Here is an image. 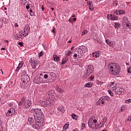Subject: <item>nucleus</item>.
<instances>
[{
    "label": "nucleus",
    "instance_id": "1",
    "mask_svg": "<svg viewBox=\"0 0 131 131\" xmlns=\"http://www.w3.org/2000/svg\"><path fill=\"white\" fill-rule=\"evenodd\" d=\"M31 112L32 113H35L34 116L35 119H37L36 122L38 123H41L42 121L40 120H43V117H45L43 115V113L42 112V110L40 108H33L31 110Z\"/></svg>",
    "mask_w": 131,
    "mask_h": 131
},
{
    "label": "nucleus",
    "instance_id": "2",
    "mask_svg": "<svg viewBox=\"0 0 131 131\" xmlns=\"http://www.w3.org/2000/svg\"><path fill=\"white\" fill-rule=\"evenodd\" d=\"M43 74L44 78L47 79L46 80L47 82H53V81L56 80L57 75L55 73L47 72L43 73Z\"/></svg>",
    "mask_w": 131,
    "mask_h": 131
},
{
    "label": "nucleus",
    "instance_id": "3",
    "mask_svg": "<svg viewBox=\"0 0 131 131\" xmlns=\"http://www.w3.org/2000/svg\"><path fill=\"white\" fill-rule=\"evenodd\" d=\"M23 104L26 108H30V106L32 105V101L30 99H26V97L24 96L19 102L18 106H22Z\"/></svg>",
    "mask_w": 131,
    "mask_h": 131
},
{
    "label": "nucleus",
    "instance_id": "4",
    "mask_svg": "<svg viewBox=\"0 0 131 131\" xmlns=\"http://www.w3.org/2000/svg\"><path fill=\"white\" fill-rule=\"evenodd\" d=\"M30 78L27 75L21 76V81L23 83L21 84V89H27V86L29 85V81Z\"/></svg>",
    "mask_w": 131,
    "mask_h": 131
},
{
    "label": "nucleus",
    "instance_id": "5",
    "mask_svg": "<svg viewBox=\"0 0 131 131\" xmlns=\"http://www.w3.org/2000/svg\"><path fill=\"white\" fill-rule=\"evenodd\" d=\"M43 73H41L39 75L38 77H36L34 79L33 82L34 83L39 84V83H47V81L43 79Z\"/></svg>",
    "mask_w": 131,
    "mask_h": 131
},
{
    "label": "nucleus",
    "instance_id": "6",
    "mask_svg": "<svg viewBox=\"0 0 131 131\" xmlns=\"http://www.w3.org/2000/svg\"><path fill=\"white\" fill-rule=\"evenodd\" d=\"M30 63L32 64L33 66V69L35 70L37 68H39V61L37 60H35L33 58H31L30 61Z\"/></svg>",
    "mask_w": 131,
    "mask_h": 131
},
{
    "label": "nucleus",
    "instance_id": "7",
    "mask_svg": "<svg viewBox=\"0 0 131 131\" xmlns=\"http://www.w3.org/2000/svg\"><path fill=\"white\" fill-rule=\"evenodd\" d=\"M113 91H114V92L118 95L117 96V98H119L120 97V95H124V93H125V90L120 87H117L116 89H113Z\"/></svg>",
    "mask_w": 131,
    "mask_h": 131
},
{
    "label": "nucleus",
    "instance_id": "8",
    "mask_svg": "<svg viewBox=\"0 0 131 131\" xmlns=\"http://www.w3.org/2000/svg\"><path fill=\"white\" fill-rule=\"evenodd\" d=\"M110 73L113 75H117V74H119V73H120V67H119V65L115 64L114 70H111Z\"/></svg>",
    "mask_w": 131,
    "mask_h": 131
},
{
    "label": "nucleus",
    "instance_id": "9",
    "mask_svg": "<svg viewBox=\"0 0 131 131\" xmlns=\"http://www.w3.org/2000/svg\"><path fill=\"white\" fill-rule=\"evenodd\" d=\"M36 120H37V119H35V123H33L32 125L31 126L33 127V128H34V129H37V128H39L40 126H43V120H40V121H42L41 123H37L36 122Z\"/></svg>",
    "mask_w": 131,
    "mask_h": 131
},
{
    "label": "nucleus",
    "instance_id": "10",
    "mask_svg": "<svg viewBox=\"0 0 131 131\" xmlns=\"http://www.w3.org/2000/svg\"><path fill=\"white\" fill-rule=\"evenodd\" d=\"M107 18L108 20H112L113 21H115L118 20V16H116L115 14H108L107 15Z\"/></svg>",
    "mask_w": 131,
    "mask_h": 131
},
{
    "label": "nucleus",
    "instance_id": "11",
    "mask_svg": "<svg viewBox=\"0 0 131 131\" xmlns=\"http://www.w3.org/2000/svg\"><path fill=\"white\" fill-rule=\"evenodd\" d=\"M29 31H30V27L29 26V25H27L24 28V32L26 33L25 36H27V35H28Z\"/></svg>",
    "mask_w": 131,
    "mask_h": 131
},
{
    "label": "nucleus",
    "instance_id": "12",
    "mask_svg": "<svg viewBox=\"0 0 131 131\" xmlns=\"http://www.w3.org/2000/svg\"><path fill=\"white\" fill-rule=\"evenodd\" d=\"M48 95L49 96L50 99H52L53 101H55L54 98L55 97V92L54 91H50L48 92Z\"/></svg>",
    "mask_w": 131,
    "mask_h": 131
},
{
    "label": "nucleus",
    "instance_id": "13",
    "mask_svg": "<svg viewBox=\"0 0 131 131\" xmlns=\"http://www.w3.org/2000/svg\"><path fill=\"white\" fill-rule=\"evenodd\" d=\"M88 125L89 127H90V128H96V127H97V124H95L94 123L92 122V121H91L90 122L89 121Z\"/></svg>",
    "mask_w": 131,
    "mask_h": 131
},
{
    "label": "nucleus",
    "instance_id": "14",
    "mask_svg": "<svg viewBox=\"0 0 131 131\" xmlns=\"http://www.w3.org/2000/svg\"><path fill=\"white\" fill-rule=\"evenodd\" d=\"M55 101H53V99L49 98L48 100L46 101V103L48 106H52L54 104V102Z\"/></svg>",
    "mask_w": 131,
    "mask_h": 131
},
{
    "label": "nucleus",
    "instance_id": "15",
    "mask_svg": "<svg viewBox=\"0 0 131 131\" xmlns=\"http://www.w3.org/2000/svg\"><path fill=\"white\" fill-rule=\"evenodd\" d=\"M88 6H89V10L90 11H94V4L91 1H89L88 3Z\"/></svg>",
    "mask_w": 131,
    "mask_h": 131
},
{
    "label": "nucleus",
    "instance_id": "16",
    "mask_svg": "<svg viewBox=\"0 0 131 131\" xmlns=\"http://www.w3.org/2000/svg\"><path fill=\"white\" fill-rule=\"evenodd\" d=\"M101 104H102V105H104V104H105V101L102 100V97H100L99 100H98V101L96 102V105H101Z\"/></svg>",
    "mask_w": 131,
    "mask_h": 131
},
{
    "label": "nucleus",
    "instance_id": "17",
    "mask_svg": "<svg viewBox=\"0 0 131 131\" xmlns=\"http://www.w3.org/2000/svg\"><path fill=\"white\" fill-rule=\"evenodd\" d=\"M28 122H29L30 124L32 125L33 123H34L35 121V119L30 117L28 118Z\"/></svg>",
    "mask_w": 131,
    "mask_h": 131
},
{
    "label": "nucleus",
    "instance_id": "18",
    "mask_svg": "<svg viewBox=\"0 0 131 131\" xmlns=\"http://www.w3.org/2000/svg\"><path fill=\"white\" fill-rule=\"evenodd\" d=\"M102 126H101V125H97L98 126H99V127L102 128L103 127V126H104V125H105V123H106V122H107V118L106 117H104L103 119V121H102Z\"/></svg>",
    "mask_w": 131,
    "mask_h": 131
},
{
    "label": "nucleus",
    "instance_id": "19",
    "mask_svg": "<svg viewBox=\"0 0 131 131\" xmlns=\"http://www.w3.org/2000/svg\"><path fill=\"white\" fill-rule=\"evenodd\" d=\"M94 85V82H90L84 85V88H92Z\"/></svg>",
    "mask_w": 131,
    "mask_h": 131
},
{
    "label": "nucleus",
    "instance_id": "20",
    "mask_svg": "<svg viewBox=\"0 0 131 131\" xmlns=\"http://www.w3.org/2000/svg\"><path fill=\"white\" fill-rule=\"evenodd\" d=\"M56 90L58 93H59L60 94H63L64 93V90L63 89L59 88V86H56V88H55Z\"/></svg>",
    "mask_w": 131,
    "mask_h": 131
},
{
    "label": "nucleus",
    "instance_id": "21",
    "mask_svg": "<svg viewBox=\"0 0 131 131\" xmlns=\"http://www.w3.org/2000/svg\"><path fill=\"white\" fill-rule=\"evenodd\" d=\"M116 83L115 82V81H113V82H111L110 86L111 88H112V89H115L116 88Z\"/></svg>",
    "mask_w": 131,
    "mask_h": 131
},
{
    "label": "nucleus",
    "instance_id": "22",
    "mask_svg": "<svg viewBox=\"0 0 131 131\" xmlns=\"http://www.w3.org/2000/svg\"><path fill=\"white\" fill-rule=\"evenodd\" d=\"M53 58L54 61H56V62H59V61H60V57H59L58 55H53Z\"/></svg>",
    "mask_w": 131,
    "mask_h": 131
},
{
    "label": "nucleus",
    "instance_id": "23",
    "mask_svg": "<svg viewBox=\"0 0 131 131\" xmlns=\"http://www.w3.org/2000/svg\"><path fill=\"white\" fill-rule=\"evenodd\" d=\"M93 57H95V58H98V57H100V53L98 52H94L92 54Z\"/></svg>",
    "mask_w": 131,
    "mask_h": 131
},
{
    "label": "nucleus",
    "instance_id": "24",
    "mask_svg": "<svg viewBox=\"0 0 131 131\" xmlns=\"http://www.w3.org/2000/svg\"><path fill=\"white\" fill-rule=\"evenodd\" d=\"M15 38H16V40H21L22 39V35H19L18 36L17 34L15 35Z\"/></svg>",
    "mask_w": 131,
    "mask_h": 131
},
{
    "label": "nucleus",
    "instance_id": "25",
    "mask_svg": "<svg viewBox=\"0 0 131 131\" xmlns=\"http://www.w3.org/2000/svg\"><path fill=\"white\" fill-rule=\"evenodd\" d=\"M57 110L58 111H60V112H62V113H64V112H65V110H64V107L63 106H58L57 108Z\"/></svg>",
    "mask_w": 131,
    "mask_h": 131
},
{
    "label": "nucleus",
    "instance_id": "26",
    "mask_svg": "<svg viewBox=\"0 0 131 131\" xmlns=\"http://www.w3.org/2000/svg\"><path fill=\"white\" fill-rule=\"evenodd\" d=\"M79 49H80L82 51L84 52V51L86 50V49H88V48L86 47V46L82 45L80 46L79 47Z\"/></svg>",
    "mask_w": 131,
    "mask_h": 131
},
{
    "label": "nucleus",
    "instance_id": "27",
    "mask_svg": "<svg viewBox=\"0 0 131 131\" xmlns=\"http://www.w3.org/2000/svg\"><path fill=\"white\" fill-rule=\"evenodd\" d=\"M88 70H90L93 73L94 72V66L92 64L89 65L88 66Z\"/></svg>",
    "mask_w": 131,
    "mask_h": 131
},
{
    "label": "nucleus",
    "instance_id": "28",
    "mask_svg": "<svg viewBox=\"0 0 131 131\" xmlns=\"http://www.w3.org/2000/svg\"><path fill=\"white\" fill-rule=\"evenodd\" d=\"M41 106L42 107H47L48 106V104L47 103L46 101H43L40 102Z\"/></svg>",
    "mask_w": 131,
    "mask_h": 131
},
{
    "label": "nucleus",
    "instance_id": "29",
    "mask_svg": "<svg viewBox=\"0 0 131 131\" xmlns=\"http://www.w3.org/2000/svg\"><path fill=\"white\" fill-rule=\"evenodd\" d=\"M67 61H68V57H66L62 59L61 64L64 65V64H65L67 62Z\"/></svg>",
    "mask_w": 131,
    "mask_h": 131
},
{
    "label": "nucleus",
    "instance_id": "30",
    "mask_svg": "<svg viewBox=\"0 0 131 131\" xmlns=\"http://www.w3.org/2000/svg\"><path fill=\"white\" fill-rule=\"evenodd\" d=\"M105 41L106 43H107V45L110 46V47H113V43H112V42L110 41V40L106 39Z\"/></svg>",
    "mask_w": 131,
    "mask_h": 131
},
{
    "label": "nucleus",
    "instance_id": "31",
    "mask_svg": "<svg viewBox=\"0 0 131 131\" xmlns=\"http://www.w3.org/2000/svg\"><path fill=\"white\" fill-rule=\"evenodd\" d=\"M2 21V23H5V24H7L9 22V19H8V18H7L4 17L3 18Z\"/></svg>",
    "mask_w": 131,
    "mask_h": 131
},
{
    "label": "nucleus",
    "instance_id": "32",
    "mask_svg": "<svg viewBox=\"0 0 131 131\" xmlns=\"http://www.w3.org/2000/svg\"><path fill=\"white\" fill-rule=\"evenodd\" d=\"M101 98L104 102L105 101H109V97L108 96H103V97H101Z\"/></svg>",
    "mask_w": 131,
    "mask_h": 131
},
{
    "label": "nucleus",
    "instance_id": "33",
    "mask_svg": "<svg viewBox=\"0 0 131 131\" xmlns=\"http://www.w3.org/2000/svg\"><path fill=\"white\" fill-rule=\"evenodd\" d=\"M75 21H76V18H70L69 19V22H70V23H73V22H75Z\"/></svg>",
    "mask_w": 131,
    "mask_h": 131
},
{
    "label": "nucleus",
    "instance_id": "34",
    "mask_svg": "<svg viewBox=\"0 0 131 131\" xmlns=\"http://www.w3.org/2000/svg\"><path fill=\"white\" fill-rule=\"evenodd\" d=\"M92 73H93L92 72L88 70L85 73V75H86V76H90V75H91V74Z\"/></svg>",
    "mask_w": 131,
    "mask_h": 131
},
{
    "label": "nucleus",
    "instance_id": "35",
    "mask_svg": "<svg viewBox=\"0 0 131 131\" xmlns=\"http://www.w3.org/2000/svg\"><path fill=\"white\" fill-rule=\"evenodd\" d=\"M69 126V122L66 123V124L63 126V129H67Z\"/></svg>",
    "mask_w": 131,
    "mask_h": 131
},
{
    "label": "nucleus",
    "instance_id": "36",
    "mask_svg": "<svg viewBox=\"0 0 131 131\" xmlns=\"http://www.w3.org/2000/svg\"><path fill=\"white\" fill-rule=\"evenodd\" d=\"M125 14V11L123 10H119V15H124Z\"/></svg>",
    "mask_w": 131,
    "mask_h": 131
},
{
    "label": "nucleus",
    "instance_id": "37",
    "mask_svg": "<svg viewBox=\"0 0 131 131\" xmlns=\"http://www.w3.org/2000/svg\"><path fill=\"white\" fill-rule=\"evenodd\" d=\"M119 26H120V24H118V23H116L115 24V25H114V27H115V28L118 29V27H119Z\"/></svg>",
    "mask_w": 131,
    "mask_h": 131
},
{
    "label": "nucleus",
    "instance_id": "38",
    "mask_svg": "<svg viewBox=\"0 0 131 131\" xmlns=\"http://www.w3.org/2000/svg\"><path fill=\"white\" fill-rule=\"evenodd\" d=\"M72 117L73 119H75V120H77V119H76V117H77V115H75V114H73L72 115Z\"/></svg>",
    "mask_w": 131,
    "mask_h": 131
},
{
    "label": "nucleus",
    "instance_id": "39",
    "mask_svg": "<svg viewBox=\"0 0 131 131\" xmlns=\"http://www.w3.org/2000/svg\"><path fill=\"white\" fill-rule=\"evenodd\" d=\"M114 63H113V65H114ZM112 65V63H111L110 64H108V67H110V72H111V70H112V69H114V67L111 66Z\"/></svg>",
    "mask_w": 131,
    "mask_h": 131
},
{
    "label": "nucleus",
    "instance_id": "40",
    "mask_svg": "<svg viewBox=\"0 0 131 131\" xmlns=\"http://www.w3.org/2000/svg\"><path fill=\"white\" fill-rule=\"evenodd\" d=\"M43 55V52H42V51H41L38 54L39 58H40V57H42Z\"/></svg>",
    "mask_w": 131,
    "mask_h": 131
},
{
    "label": "nucleus",
    "instance_id": "41",
    "mask_svg": "<svg viewBox=\"0 0 131 131\" xmlns=\"http://www.w3.org/2000/svg\"><path fill=\"white\" fill-rule=\"evenodd\" d=\"M113 5L114 7H116L117 6V5H118V3H117V1H114L113 2Z\"/></svg>",
    "mask_w": 131,
    "mask_h": 131
},
{
    "label": "nucleus",
    "instance_id": "42",
    "mask_svg": "<svg viewBox=\"0 0 131 131\" xmlns=\"http://www.w3.org/2000/svg\"><path fill=\"white\" fill-rule=\"evenodd\" d=\"M84 127H85V124H84V123H81V130H82V129H83V128H84Z\"/></svg>",
    "mask_w": 131,
    "mask_h": 131
},
{
    "label": "nucleus",
    "instance_id": "43",
    "mask_svg": "<svg viewBox=\"0 0 131 131\" xmlns=\"http://www.w3.org/2000/svg\"><path fill=\"white\" fill-rule=\"evenodd\" d=\"M114 14L115 15H119V10H115L114 11Z\"/></svg>",
    "mask_w": 131,
    "mask_h": 131
},
{
    "label": "nucleus",
    "instance_id": "44",
    "mask_svg": "<svg viewBox=\"0 0 131 131\" xmlns=\"http://www.w3.org/2000/svg\"><path fill=\"white\" fill-rule=\"evenodd\" d=\"M123 20L125 21V23H127V22H128V19L127 17H124L123 18Z\"/></svg>",
    "mask_w": 131,
    "mask_h": 131
},
{
    "label": "nucleus",
    "instance_id": "45",
    "mask_svg": "<svg viewBox=\"0 0 131 131\" xmlns=\"http://www.w3.org/2000/svg\"><path fill=\"white\" fill-rule=\"evenodd\" d=\"M78 54H82L83 53V51L82 50H80L79 48L77 50Z\"/></svg>",
    "mask_w": 131,
    "mask_h": 131
},
{
    "label": "nucleus",
    "instance_id": "46",
    "mask_svg": "<svg viewBox=\"0 0 131 131\" xmlns=\"http://www.w3.org/2000/svg\"><path fill=\"white\" fill-rule=\"evenodd\" d=\"M108 92L110 95L111 96H112V97H113V96H114V94L113 93V92L112 91H111V90H108Z\"/></svg>",
    "mask_w": 131,
    "mask_h": 131
},
{
    "label": "nucleus",
    "instance_id": "47",
    "mask_svg": "<svg viewBox=\"0 0 131 131\" xmlns=\"http://www.w3.org/2000/svg\"><path fill=\"white\" fill-rule=\"evenodd\" d=\"M78 59H80V58H82V53L78 54Z\"/></svg>",
    "mask_w": 131,
    "mask_h": 131
},
{
    "label": "nucleus",
    "instance_id": "48",
    "mask_svg": "<svg viewBox=\"0 0 131 131\" xmlns=\"http://www.w3.org/2000/svg\"><path fill=\"white\" fill-rule=\"evenodd\" d=\"M72 54V51L71 50H69L67 53V56H70V54Z\"/></svg>",
    "mask_w": 131,
    "mask_h": 131
},
{
    "label": "nucleus",
    "instance_id": "49",
    "mask_svg": "<svg viewBox=\"0 0 131 131\" xmlns=\"http://www.w3.org/2000/svg\"><path fill=\"white\" fill-rule=\"evenodd\" d=\"M20 68H21L20 67L18 66V67L16 68V70H15V72L18 73V72L19 71V70H20Z\"/></svg>",
    "mask_w": 131,
    "mask_h": 131
},
{
    "label": "nucleus",
    "instance_id": "50",
    "mask_svg": "<svg viewBox=\"0 0 131 131\" xmlns=\"http://www.w3.org/2000/svg\"><path fill=\"white\" fill-rule=\"evenodd\" d=\"M23 64H24V62H23V61H21L19 64L18 66L20 68H21L23 66Z\"/></svg>",
    "mask_w": 131,
    "mask_h": 131
},
{
    "label": "nucleus",
    "instance_id": "51",
    "mask_svg": "<svg viewBox=\"0 0 131 131\" xmlns=\"http://www.w3.org/2000/svg\"><path fill=\"white\" fill-rule=\"evenodd\" d=\"M86 33H88V31L85 30L82 32V35H84L85 34H86Z\"/></svg>",
    "mask_w": 131,
    "mask_h": 131
},
{
    "label": "nucleus",
    "instance_id": "52",
    "mask_svg": "<svg viewBox=\"0 0 131 131\" xmlns=\"http://www.w3.org/2000/svg\"><path fill=\"white\" fill-rule=\"evenodd\" d=\"M94 78H95V76L92 75L90 78V81H93V79H94Z\"/></svg>",
    "mask_w": 131,
    "mask_h": 131
},
{
    "label": "nucleus",
    "instance_id": "53",
    "mask_svg": "<svg viewBox=\"0 0 131 131\" xmlns=\"http://www.w3.org/2000/svg\"><path fill=\"white\" fill-rule=\"evenodd\" d=\"M130 102H131L130 99H127L125 101V103H127V104H129V103H130Z\"/></svg>",
    "mask_w": 131,
    "mask_h": 131
},
{
    "label": "nucleus",
    "instance_id": "54",
    "mask_svg": "<svg viewBox=\"0 0 131 131\" xmlns=\"http://www.w3.org/2000/svg\"><path fill=\"white\" fill-rule=\"evenodd\" d=\"M3 21L0 19V29L2 28V27H3Z\"/></svg>",
    "mask_w": 131,
    "mask_h": 131
},
{
    "label": "nucleus",
    "instance_id": "55",
    "mask_svg": "<svg viewBox=\"0 0 131 131\" xmlns=\"http://www.w3.org/2000/svg\"><path fill=\"white\" fill-rule=\"evenodd\" d=\"M55 30H56V28H55L54 27H53V29L51 30V32L53 33V34H55Z\"/></svg>",
    "mask_w": 131,
    "mask_h": 131
},
{
    "label": "nucleus",
    "instance_id": "56",
    "mask_svg": "<svg viewBox=\"0 0 131 131\" xmlns=\"http://www.w3.org/2000/svg\"><path fill=\"white\" fill-rule=\"evenodd\" d=\"M97 84L100 85H102L103 84V82H101L100 81H97Z\"/></svg>",
    "mask_w": 131,
    "mask_h": 131
},
{
    "label": "nucleus",
    "instance_id": "57",
    "mask_svg": "<svg viewBox=\"0 0 131 131\" xmlns=\"http://www.w3.org/2000/svg\"><path fill=\"white\" fill-rule=\"evenodd\" d=\"M127 72L128 73H131V68H127Z\"/></svg>",
    "mask_w": 131,
    "mask_h": 131
},
{
    "label": "nucleus",
    "instance_id": "58",
    "mask_svg": "<svg viewBox=\"0 0 131 131\" xmlns=\"http://www.w3.org/2000/svg\"><path fill=\"white\" fill-rule=\"evenodd\" d=\"M77 56H78V55H77V54H75L73 56V58L74 59H77Z\"/></svg>",
    "mask_w": 131,
    "mask_h": 131
},
{
    "label": "nucleus",
    "instance_id": "59",
    "mask_svg": "<svg viewBox=\"0 0 131 131\" xmlns=\"http://www.w3.org/2000/svg\"><path fill=\"white\" fill-rule=\"evenodd\" d=\"M18 45L20 46V47H23V42H19Z\"/></svg>",
    "mask_w": 131,
    "mask_h": 131
},
{
    "label": "nucleus",
    "instance_id": "60",
    "mask_svg": "<svg viewBox=\"0 0 131 131\" xmlns=\"http://www.w3.org/2000/svg\"><path fill=\"white\" fill-rule=\"evenodd\" d=\"M92 122H93V123H95V124H96V123H97V122H98V121H97V120H96V119H94V120H93V121H92Z\"/></svg>",
    "mask_w": 131,
    "mask_h": 131
},
{
    "label": "nucleus",
    "instance_id": "61",
    "mask_svg": "<svg viewBox=\"0 0 131 131\" xmlns=\"http://www.w3.org/2000/svg\"><path fill=\"white\" fill-rule=\"evenodd\" d=\"M11 115H12V114H9L8 113H6V116H7L8 117L11 116Z\"/></svg>",
    "mask_w": 131,
    "mask_h": 131
},
{
    "label": "nucleus",
    "instance_id": "62",
    "mask_svg": "<svg viewBox=\"0 0 131 131\" xmlns=\"http://www.w3.org/2000/svg\"><path fill=\"white\" fill-rule=\"evenodd\" d=\"M8 113H9V114H12V110L11 109L8 110Z\"/></svg>",
    "mask_w": 131,
    "mask_h": 131
},
{
    "label": "nucleus",
    "instance_id": "63",
    "mask_svg": "<svg viewBox=\"0 0 131 131\" xmlns=\"http://www.w3.org/2000/svg\"><path fill=\"white\" fill-rule=\"evenodd\" d=\"M0 131H3V125H0Z\"/></svg>",
    "mask_w": 131,
    "mask_h": 131
},
{
    "label": "nucleus",
    "instance_id": "64",
    "mask_svg": "<svg viewBox=\"0 0 131 131\" xmlns=\"http://www.w3.org/2000/svg\"><path fill=\"white\" fill-rule=\"evenodd\" d=\"M127 120H128V121H131V117H128Z\"/></svg>",
    "mask_w": 131,
    "mask_h": 131
}]
</instances>
